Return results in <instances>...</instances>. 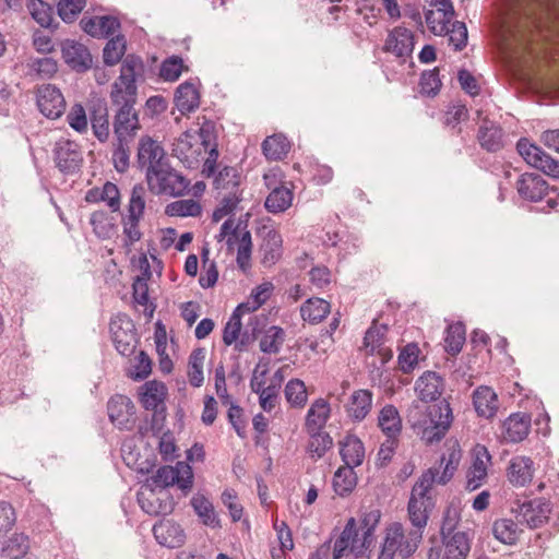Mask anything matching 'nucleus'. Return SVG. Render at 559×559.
Here are the masks:
<instances>
[{
  "label": "nucleus",
  "mask_w": 559,
  "mask_h": 559,
  "mask_svg": "<svg viewBox=\"0 0 559 559\" xmlns=\"http://www.w3.org/2000/svg\"><path fill=\"white\" fill-rule=\"evenodd\" d=\"M499 48L508 62L527 69L523 75H531L535 63L548 56L547 41L559 40V5L544 9L536 5L519 7L502 21Z\"/></svg>",
  "instance_id": "1"
},
{
  "label": "nucleus",
  "mask_w": 559,
  "mask_h": 559,
  "mask_svg": "<svg viewBox=\"0 0 559 559\" xmlns=\"http://www.w3.org/2000/svg\"><path fill=\"white\" fill-rule=\"evenodd\" d=\"M143 63L140 58L127 56L121 64L120 75L114 82L110 100L114 106H134L136 103V76L141 74Z\"/></svg>",
  "instance_id": "2"
},
{
  "label": "nucleus",
  "mask_w": 559,
  "mask_h": 559,
  "mask_svg": "<svg viewBox=\"0 0 559 559\" xmlns=\"http://www.w3.org/2000/svg\"><path fill=\"white\" fill-rule=\"evenodd\" d=\"M210 127L183 132L173 144V153L188 168H195L210 148Z\"/></svg>",
  "instance_id": "3"
},
{
  "label": "nucleus",
  "mask_w": 559,
  "mask_h": 559,
  "mask_svg": "<svg viewBox=\"0 0 559 559\" xmlns=\"http://www.w3.org/2000/svg\"><path fill=\"white\" fill-rule=\"evenodd\" d=\"M193 479V471L189 463L178 462L176 466H160L155 474L146 478L144 487L154 492L156 488L164 491L168 487L177 486L186 497L192 490Z\"/></svg>",
  "instance_id": "4"
},
{
  "label": "nucleus",
  "mask_w": 559,
  "mask_h": 559,
  "mask_svg": "<svg viewBox=\"0 0 559 559\" xmlns=\"http://www.w3.org/2000/svg\"><path fill=\"white\" fill-rule=\"evenodd\" d=\"M240 179V174L234 167H225L218 173L215 179L216 188L225 190L226 194H224L219 205L213 212L214 222L217 223L223 219L233 212L241 201V192L238 188Z\"/></svg>",
  "instance_id": "5"
},
{
  "label": "nucleus",
  "mask_w": 559,
  "mask_h": 559,
  "mask_svg": "<svg viewBox=\"0 0 559 559\" xmlns=\"http://www.w3.org/2000/svg\"><path fill=\"white\" fill-rule=\"evenodd\" d=\"M145 188L142 185H135L131 190L126 213L122 215L123 235L130 242H138L142 238L141 221L145 210Z\"/></svg>",
  "instance_id": "6"
},
{
  "label": "nucleus",
  "mask_w": 559,
  "mask_h": 559,
  "mask_svg": "<svg viewBox=\"0 0 559 559\" xmlns=\"http://www.w3.org/2000/svg\"><path fill=\"white\" fill-rule=\"evenodd\" d=\"M146 180L150 189L155 193L177 195L188 188L186 178L174 170L168 163L156 169L146 170Z\"/></svg>",
  "instance_id": "7"
},
{
  "label": "nucleus",
  "mask_w": 559,
  "mask_h": 559,
  "mask_svg": "<svg viewBox=\"0 0 559 559\" xmlns=\"http://www.w3.org/2000/svg\"><path fill=\"white\" fill-rule=\"evenodd\" d=\"M111 338L117 352L131 356L139 343V335L133 320L126 313H119L109 324Z\"/></svg>",
  "instance_id": "8"
},
{
  "label": "nucleus",
  "mask_w": 559,
  "mask_h": 559,
  "mask_svg": "<svg viewBox=\"0 0 559 559\" xmlns=\"http://www.w3.org/2000/svg\"><path fill=\"white\" fill-rule=\"evenodd\" d=\"M431 426L423 430V438L427 443L432 444L441 441L453 421L452 408L447 399L429 407Z\"/></svg>",
  "instance_id": "9"
},
{
  "label": "nucleus",
  "mask_w": 559,
  "mask_h": 559,
  "mask_svg": "<svg viewBox=\"0 0 559 559\" xmlns=\"http://www.w3.org/2000/svg\"><path fill=\"white\" fill-rule=\"evenodd\" d=\"M516 147L520 155L528 165L540 169L554 178H559V163L546 154L540 147L526 139H521Z\"/></svg>",
  "instance_id": "10"
},
{
  "label": "nucleus",
  "mask_w": 559,
  "mask_h": 559,
  "mask_svg": "<svg viewBox=\"0 0 559 559\" xmlns=\"http://www.w3.org/2000/svg\"><path fill=\"white\" fill-rule=\"evenodd\" d=\"M487 463H491V455L485 445L477 443L473 449L472 466L466 472V490H477L487 479Z\"/></svg>",
  "instance_id": "11"
},
{
  "label": "nucleus",
  "mask_w": 559,
  "mask_h": 559,
  "mask_svg": "<svg viewBox=\"0 0 559 559\" xmlns=\"http://www.w3.org/2000/svg\"><path fill=\"white\" fill-rule=\"evenodd\" d=\"M55 160L62 173L73 174L81 167L83 157L75 142L61 139L55 146Z\"/></svg>",
  "instance_id": "12"
},
{
  "label": "nucleus",
  "mask_w": 559,
  "mask_h": 559,
  "mask_svg": "<svg viewBox=\"0 0 559 559\" xmlns=\"http://www.w3.org/2000/svg\"><path fill=\"white\" fill-rule=\"evenodd\" d=\"M551 511L550 501L544 498H536L518 501V512L530 528H538L548 521Z\"/></svg>",
  "instance_id": "13"
},
{
  "label": "nucleus",
  "mask_w": 559,
  "mask_h": 559,
  "mask_svg": "<svg viewBox=\"0 0 559 559\" xmlns=\"http://www.w3.org/2000/svg\"><path fill=\"white\" fill-rule=\"evenodd\" d=\"M37 106L44 116L56 119L64 111L66 100L56 86L46 84L37 91Z\"/></svg>",
  "instance_id": "14"
},
{
  "label": "nucleus",
  "mask_w": 559,
  "mask_h": 559,
  "mask_svg": "<svg viewBox=\"0 0 559 559\" xmlns=\"http://www.w3.org/2000/svg\"><path fill=\"white\" fill-rule=\"evenodd\" d=\"M140 130V121L134 106L118 107L114 120V133L117 141H132Z\"/></svg>",
  "instance_id": "15"
},
{
  "label": "nucleus",
  "mask_w": 559,
  "mask_h": 559,
  "mask_svg": "<svg viewBox=\"0 0 559 559\" xmlns=\"http://www.w3.org/2000/svg\"><path fill=\"white\" fill-rule=\"evenodd\" d=\"M138 162L141 167H146V170L156 169L167 163L160 143L148 135L142 136L139 141Z\"/></svg>",
  "instance_id": "16"
},
{
  "label": "nucleus",
  "mask_w": 559,
  "mask_h": 559,
  "mask_svg": "<svg viewBox=\"0 0 559 559\" xmlns=\"http://www.w3.org/2000/svg\"><path fill=\"white\" fill-rule=\"evenodd\" d=\"M414 34L411 29L397 26L389 32L384 50L399 58L409 57L414 50Z\"/></svg>",
  "instance_id": "17"
},
{
  "label": "nucleus",
  "mask_w": 559,
  "mask_h": 559,
  "mask_svg": "<svg viewBox=\"0 0 559 559\" xmlns=\"http://www.w3.org/2000/svg\"><path fill=\"white\" fill-rule=\"evenodd\" d=\"M107 411L110 421L119 428L127 427L133 421V416L135 415L133 402L122 394H116L110 397Z\"/></svg>",
  "instance_id": "18"
},
{
  "label": "nucleus",
  "mask_w": 559,
  "mask_h": 559,
  "mask_svg": "<svg viewBox=\"0 0 559 559\" xmlns=\"http://www.w3.org/2000/svg\"><path fill=\"white\" fill-rule=\"evenodd\" d=\"M217 241L225 245H251L247 221L241 217L228 218L221 227Z\"/></svg>",
  "instance_id": "19"
},
{
  "label": "nucleus",
  "mask_w": 559,
  "mask_h": 559,
  "mask_svg": "<svg viewBox=\"0 0 559 559\" xmlns=\"http://www.w3.org/2000/svg\"><path fill=\"white\" fill-rule=\"evenodd\" d=\"M444 379L436 371H425L415 383V391L424 403L435 402L442 394Z\"/></svg>",
  "instance_id": "20"
},
{
  "label": "nucleus",
  "mask_w": 559,
  "mask_h": 559,
  "mask_svg": "<svg viewBox=\"0 0 559 559\" xmlns=\"http://www.w3.org/2000/svg\"><path fill=\"white\" fill-rule=\"evenodd\" d=\"M153 534L160 545L169 548L180 547L186 542L185 530L174 520H164L155 524Z\"/></svg>",
  "instance_id": "21"
},
{
  "label": "nucleus",
  "mask_w": 559,
  "mask_h": 559,
  "mask_svg": "<svg viewBox=\"0 0 559 559\" xmlns=\"http://www.w3.org/2000/svg\"><path fill=\"white\" fill-rule=\"evenodd\" d=\"M532 417L527 413H513L503 423L502 430L506 440L512 443L523 441L530 433Z\"/></svg>",
  "instance_id": "22"
},
{
  "label": "nucleus",
  "mask_w": 559,
  "mask_h": 559,
  "mask_svg": "<svg viewBox=\"0 0 559 559\" xmlns=\"http://www.w3.org/2000/svg\"><path fill=\"white\" fill-rule=\"evenodd\" d=\"M64 62L76 71H85L92 66V56L87 48L74 40H64L61 47Z\"/></svg>",
  "instance_id": "23"
},
{
  "label": "nucleus",
  "mask_w": 559,
  "mask_h": 559,
  "mask_svg": "<svg viewBox=\"0 0 559 559\" xmlns=\"http://www.w3.org/2000/svg\"><path fill=\"white\" fill-rule=\"evenodd\" d=\"M174 102L181 115L194 111L200 105L198 81L189 80L181 83L176 90Z\"/></svg>",
  "instance_id": "24"
},
{
  "label": "nucleus",
  "mask_w": 559,
  "mask_h": 559,
  "mask_svg": "<svg viewBox=\"0 0 559 559\" xmlns=\"http://www.w3.org/2000/svg\"><path fill=\"white\" fill-rule=\"evenodd\" d=\"M340 455L344 462L343 466L357 467L362 464L365 459V447L362 441L353 433H348L338 442Z\"/></svg>",
  "instance_id": "25"
},
{
  "label": "nucleus",
  "mask_w": 559,
  "mask_h": 559,
  "mask_svg": "<svg viewBox=\"0 0 559 559\" xmlns=\"http://www.w3.org/2000/svg\"><path fill=\"white\" fill-rule=\"evenodd\" d=\"M85 201L88 203L104 202L112 212L120 210V192L118 187L107 181L103 187L90 189L85 194Z\"/></svg>",
  "instance_id": "26"
},
{
  "label": "nucleus",
  "mask_w": 559,
  "mask_h": 559,
  "mask_svg": "<svg viewBox=\"0 0 559 559\" xmlns=\"http://www.w3.org/2000/svg\"><path fill=\"white\" fill-rule=\"evenodd\" d=\"M435 507L432 498L420 499L415 493L411 495L407 503L408 519L413 526L418 530L425 528L427 525L429 514Z\"/></svg>",
  "instance_id": "27"
},
{
  "label": "nucleus",
  "mask_w": 559,
  "mask_h": 559,
  "mask_svg": "<svg viewBox=\"0 0 559 559\" xmlns=\"http://www.w3.org/2000/svg\"><path fill=\"white\" fill-rule=\"evenodd\" d=\"M534 462L528 456H515L508 467V479L514 486H525L532 481Z\"/></svg>",
  "instance_id": "28"
},
{
  "label": "nucleus",
  "mask_w": 559,
  "mask_h": 559,
  "mask_svg": "<svg viewBox=\"0 0 559 559\" xmlns=\"http://www.w3.org/2000/svg\"><path fill=\"white\" fill-rule=\"evenodd\" d=\"M167 386L158 380L146 381L141 388L139 400L144 409H153L164 404Z\"/></svg>",
  "instance_id": "29"
},
{
  "label": "nucleus",
  "mask_w": 559,
  "mask_h": 559,
  "mask_svg": "<svg viewBox=\"0 0 559 559\" xmlns=\"http://www.w3.org/2000/svg\"><path fill=\"white\" fill-rule=\"evenodd\" d=\"M519 194L531 201L543 199L547 191L546 181L536 174H524L516 183Z\"/></svg>",
  "instance_id": "30"
},
{
  "label": "nucleus",
  "mask_w": 559,
  "mask_h": 559,
  "mask_svg": "<svg viewBox=\"0 0 559 559\" xmlns=\"http://www.w3.org/2000/svg\"><path fill=\"white\" fill-rule=\"evenodd\" d=\"M473 404L478 416L491 418L498 411V397L489 386H478L473 393Z\"/></svg>",
  "instance_id": "31"
},
{
  "label": "nucleus",
  "mask_w": 559,
  "mask_h": 559,
  "mask_svg": "<svg viewBox=\"0 0 559 559\" xmlns=\"http://www.w3.org/2000/svg\"><path fill=\"white\" fill-rule=\"evenodd\" d=\"M82 28L93 37H108L120 26L119 21L114 16H94L81 21Z\"/></svg>",
  "instance_id": "32"
},
{
  "label": "nucleus",
  "mask_w": 559,
  "mask_h": 559,
  "mask_svg": "<svg viewBox=\"0 0 559 559\" xmlns=\"http://www.w3.org/2000/svg\"><path fill=\"white\" fill-rule=\"evenodd\" d=\"M445 447L448 455L442 454L441 456V464L445 462V466L437 480L440 485H447L452 479L462 457V450L457 440H448Z\"/></svg>",
  "instance_id": "33"
},
{
  "label": "nucleus",
  "mask_w": 559,
  "mask_h": 559,
  "mask_svg": "<svg viewBox=\"0 0 559 559\" xmlns=\"http://www.w3.org/2000/svg\"><path fill=\"white\" fill-rule=\"evenodd\" d=\"M28 556H35L29 551V538L23 533H15L0 548V557L8 559H23Z\"/></svg>",
  "instance_id": "34"
},
{
  "label": "nucleus",
  "mask_w": 559,
  "mask_h": 559,
  "mask_svg": "<svg viewBox=\"0 0 559 559\" xmlns=\"http://www.w3.org/2000/svg\"><path fill=\"white\" fill-rule=\"evenodd\" d=\"M357 474L353 466H340L333 476V489L342 498L349 496L357 486Z\"/></svg>",
  "instance_id": "35"
},
{
  "label": "nucleus",
  "mask_w": 559,
  "mask_h": 559,
  "mask_svg": "<svg viewBox=\"0 0 559 559\" xmlns=\"http://www.w3.org/2000/svg\"><path fill=\"white\" fill-rule=\"evenodd\" d=\"M372 393L369 390L355 391L347 405L348 416L355 421H361L371 409Z\"/></svg>",
  "instance_id": "36"
},
{
  "label": "nucleus",
  "mask_w": 559,
  "mask_h": 559,
  "mask_svg": "<svg viewBox=\"0 0 559 559\" xmlns=\"http://www.w3.org/2000/svg\"><path fill=\"white\" fill-rule=\"evenodd\" d=\"M330 302L319 297H312L301 305L300 314L305 321L316 324L321 322L330 313Z\"/></svg>",
  "instance_id": "37"
},
{
  "label": "nucleus",
  "mask_w": 559,
  "mask_h": 559,
  "mask_svg": "<svg viewBox=\"0 0 559 559\" xmlns=\"http://www.w3.org/2000/svg\"><path fill=\"white\" fill-rule=\"evenodd\" d=\"M478 141L487 151L496 152L503 146L502 131L493 122L485 119L479 127Z\"/></svg>",
  "instance_id": "38"
},
{
  "label": "nucleus",
  "mask_w": 559,
  "mask_h": 559,
  "mask_svg": "<svg viewBox=\"0 0 559 559\" xmlns=\"http://www.w3.org/2000/svg\"><path fill=\"white\" fill-rule=\"evenodd\" d=\"M378 425L388 438L397 437L402 430V420L394 405H385L379 414Z\"/></svg>",
  "instance_id": "39"
},
{
  "label": "nucleus",
  "mask_w": 559,
  "mask_h": 559,
  "mask_svg": "<svg viewBox=\"0 0 559 559\" xmlns=\"http://www.w3.org/2000/svg\"><path fill=\"white\" fill-rule=\"evenodd\" d=\"M358 530L355 518H349L344 526V530L341 532L340 536L336 538L332 557L333 559H342L348 550L349 546L353 543L357 542Z\"/></svg>",
  "instance_id": "40"
},
{
  "label": "nucleus",
  "mask_w": 559,
  "mask_h": 559,
  "mask_svg": "<svg viewBox=\"0 0 559 559\" xmlns=\"http://www.w3.org/2000/svg\"><path fill=\"white\" fill-rule=\"evenodd\" d=\"M190 503L204 525L213 528L221 527V521L214 511V507L205 496L197 493L192 497Z\"/></svg>",
  "instance_id": "41"
},
{
  "label": "nucleus",
  "mask_w": 559,
  "mask_h": 559,
  "mask_svg": "<svg viewBox=\"0 0 559 559\" xmlns=\"http://www.w3.org/2000/svg\"><path fill=\"white\" fill-rule=\"evenodd\" d=\"M293 191L287 186L273 188L265 200V207L271 213L286 211L293 203Z\"/></svg>",
  "instance_id": "42"
},
{
  "label": "nucleus",
  "mask_w": 559,
  "mask_h": 559,
  "mask_svg": "<svg viewBox=\"0 0 559 559\" xmlns=\"http://www.w3.org/2000/svg\"><path fill=\"white\" fill-rule=\"evenodd\" d=\"M443 543L445 545L444 559H466L471 551V543L465 532H456Z\"/></svg>",
  "instance_id": "43"
},
{
  "label": "nucleus",
  "mask_w": 559,
  "mask_h": 559,
  "mask_svg": "<svg viewBox=\"0 0 559 559\" xmlns=\"http://www.w3.org/2000/svg\"><path fill=\"white\" fill-rule=\"evenodd\" d=\"M465 340L466 330L462 322H455L448 325L444 337V350L451 356L459 355L462 350Z\"/></svg>",
  "instance_id": "44"
},
{
  "label": "nucleus",
  "mask_w": 559,
  "mask_h": 559,
  "mask_svg": "<svg viewBox=\"0 0 559 559\" xmlns=\"http://www.w3.org/2000/svg\"><path fill=\"white\" fill-rule=\"evenodd\" d=\"M206 356L204 347L194 348L188 360V378L193 388H200L204 382L203 365Z\"/></svg>",
  "instance_id": "45"
},
{
  "label": "nucleus",
  "mask_w": 559,
  "mask_h": 559,
  "mask_svg": "<svg viewBox=\"0 0 559 559\" xmlns=\"http://www.w3.org/2000/svg\"><path fill=\"white\" fill-rule=\"evenodd\" d=\"M330 416V405L323 399H318L308 409L306 416L307 431L322 429Z\"/></svg>",
  "instance_id": "46"
},
{
  "label": "nucleus",
  "mask_w": 559,
  "mask_h": 559,
  "mask_svg": "<svg viewBox=\"0 0 559 559\" xmlns=\"http://www.w3.org/2000/svg\"><path fill=\"white\" fill-rule=\"evenodd\" d=\"M310 439L307 445V452L312 459H321L328 450L333 447V438L329 432L319 430L308 431Z\"/></svg>",
  "instance_id": "47"
},
{
  "label": "nucleus",
  "mask_w": 559,
  "mask_h": 559,
  "mask_svg": "<svg viewBox=\"0 0 559 559\" xmlns=\"http://www.w3.org/2000/svg\"><path fill=\"white\" fill-rule=\"evenodd\" d=\"M90 223L95 235L102 240L109 239L116 231L115 218L104 211L94 212Z\"/></svg>",
  "instance_id": "48"
},
{
  "label": "nucleus",
  "mask_w": 559,
  "mask_h": 559,
  "mask_svg": "<svg viewBox=\"0 0 559 559\" xmlns=\"http://www.w3.org/2000/svg\"><path fill=\"white\" fill-rule=\"evenodd\" d=\"M201 204L193 199H181L169 203L165 213L174 217H197L201 214Z\"/></svg>",
  "instance_id": "49"
},
{
  "label": "nucleus",
  "mask_w": 559,
  "mask_h": 559,
  "mask_svg": "<svg viewBox=\"0 0 559 559\" xmlns=\"http://www.w3.org/2000/svg\"><path fill=\"white\" fill-rule=\"evenodd\" d=\"M492 534L499 542L514 545L519 539L518 524L511 519L496 520L492 525Z\"/></svg>",
  "instance_id": "50"
},
{
  "label": "nucleus",
  "mask_w": 559,
  "mask_h": 559,
  "mask_svg": "<svg viewBox=\"0 0 559 559\" xmlns=\"http://www.w3.org/2000/svg\"><path fill=\"white\" fill-rule=\"evenodd\" d=\"M289 142L282 134H274L264 140L262 150L267 159H282L289 151Z\"/></svg>",
  "instance_id": "51"
},
{
  "label": "nucleus",
  "mask_w": 559,
  "mask_h": 559,
  "mask_svg": "<svg viewBox=\"0 0 559 559\" xmlns=\"http://www.w3.org/2000/svg\"><path fill=\"white\" fill-rule=\"evenodd\" d=\"M284 342V329L278 325H272L260 340V350L264 354H277Z\"/></svg>",
  "instance_id": "52"
},
{
  "label": "nucleus",
  "mask_w": 559,
  "mask_h": 559,
  "mask_svg": "<svg viewBox=\"0 0 559 559\" xmlns=\"http://www.w3.org/2000/svg\"><path fill=\"white\" fill-rule=\"evenodd\" d=\"M454 14H448L440 10L431 9L426 13V23L435 35H443L449 32Z\"/></svg>",
  "instance_id": "53"
},
{
  "label": "nucleus",
  "mask_w": 559,
  "mask_h": 559,
  "mask_svg": "<svg viewBox=\"0 0 559 559\" xmlns=\"http://www.w3.org/2000/svg\"><path fill=\"white\" fill-rule=\"evenodd\" d=\"M420 349L417 343H408L401 348L397 362L403 373H411L418 364Z\"/></svg>",
  "instance_id": "54"
},
{
  "label": "nucleus",
  "mask_w": 559,
  "mask_h": 559,
  "mask_svg": "<svg viewBox=\"0 0 559 559\" xmlns=\"http://www.w3.org/2000/svg\"><path fill=\"white\" fill-rule=\"evenodd\" d=\"M285 397L294 407H304L307 402V391L304 381L292 379L285 386Z\"/></svg>",
  "instance_id": "55"
},
{
  "label": "nucleus",
  "mask_w": 559,
  "mask_h": 559,
  "mask_svg": "<svg viewBox=\"0 0 559 559\" xmlns=\"http://www.w3.org/2000/svg\"><path fill=\"white\" fill-rule=\"evenodd\" d=\"M439 475V469L435 467H430L427 471H425L421 476L418 478V480L415 483V485L412 488L411 495H414L419 497L420 499H427L432 498L429 495V491L433 485L435 481L438 480L437 476Z\"/></svg>",
  "instance_id": "56"
},
{
  "label": "nucleus",
  "mask_w": 559,
  "mask_h": 559,
  "mask_svg": "<svg viewBox=\"0 0 559 559\" xmlns=\"http://www.w3.org/2000/svg\"><path fill=\"white\" fill-rule=\"evenodd\" d=\"M126 52V40L121 36L111 38L105 46L103 58L108 66L117 64Z\"/></svg>",
  "instance_id": "57"
},
{
  "label": "nucleus",
  "mask_w": 559,
  "mask_h": 559,
  "mask_svg": "<svg viewBox=\"0 0 559 559\" xmlns=\"http://www.w3.org/2000/svg\"><path fill=\"white\" fill-rule=\"evenodd\" d=\"M27 8L33 19L43 27H49L52 22V9L43 0H27Z\"/></svg>",
  "instance_id": "58"
},
{
  "label": "nucleus",
  "mask_w": 559,
  "mask_h": 559,
  "mask_svg": "<svg viewBox=\"0 0 559 559\" xmlns=\"http://www.w3.org/2000/svg\"><path fill=\"white\" fill-rule=\"evenodd\" d=\"M185 69L183 61L177 56L166 59L160 67V76L165 81H176Z\"/></svg>",
  "instance_id": "59"
},
{
  "label": "nucleus",
  "mask_w": 559,
  "mask_h": 559,
  "mask_svg": "<svg viewBox=\"0 0 559 559\" xmlns=\"http://www.w3.org/2000/svg\"><path fill=\"white\" fill-rule=\"evenodd\" d=\"M85 0H60L58 13L64 22H72L84 9Z\"/></svg>",
  "instance_id": "60"
},
{
  "label": "nucleus",
  "mask_w": 559,
  "mask_h": 559,
  "mask_svg": "<svg viewBox=\"0 0 559 559\" xmlns=\"http://www.w3.org/2000/svg\"><path fill=\"white\" fill-rule=\"evenodd\" d=\"M136 359L138 364L134 366V370L129 371L128 376L134 381H142L152 373L153 361L144 350H140Z\"/></svg>",
  "instance_id": "61"
},
{
  "label": "nucleus",
  "mask_w": 559,
  "mask_h": 559,
  "mask_svg": "<svg viewBox=\"0 0 559 559\" xmlns=\"http://www.w3.org/2000/svg\"><path fill=\"white\" fill-rule=\"evenodd\" d=\"M388 331L386 324H381L380 326H376L373 323L370 326L365 336H364V345L366 348L370 347V353L373 354L374 350L383 345V337L385 332Z\"/></svg>",
  "instance_id": "62"
},
{
  "label": "nucleus",
  "mask_w": 559,
  "mask_h": 559,
  "mask_svg": "<svg viewBox=\"0 0 559 559\" xmlns=\"http://www.w3.org/2000/svg\"><path fill=\"white\" fill-rule=\"evenodd\" d=\"M68 123L75 131L83 133L87 131L88 121L85 109L82 105L75 104L67 116Z\"/></svg>",
  "instance_id": "63"
},
{
  "label": "nucleus",
  "mask_w": 559,
  "mask_h": 559,
  "mask_svg": "<svg viewBox=\"0 0 559 559\" xmlns=\"http://www.w3.org/2000/svg\"><path fill=\"white\" fill-rule=\"evenodd\" d=\"M441 87V80L439 78V70L425 71L420 78V91L426 95H436Z\"/></svg>",
  "instance_id": "64"
}]
</instances>
